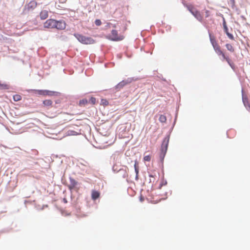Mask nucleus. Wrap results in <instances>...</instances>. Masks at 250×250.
<instances>
[{"instance_id":"obj_1","label":"nucleus","mask_w":250,"mask_h":250,"mask_svg":"<svg viewBox=\"0 0 250 250\" xmlns=\"http://www.w3.org/2000/svg\"><path fill=\"white\" fill-rule=\"evenodd\" d=\"M74 36L83 44H91L95 42V41L91 37H86L79 34H75Z\"/></svg>"},{"instance_id":"obj_2","label":"nucleus","mask_w":250,"mask_h":250,"mask_svg":"<svg viewBox=\"0 0 250 250\" xmlns=\"http://www.w3.org/2000/svg\"><path fill=\"white\" fill-rule=\"evenodd\" d=\"M188 10L193 15V16L199 21L202 22L203 19V16L201 13L196 10L193 5H187L186 6Z\"/></svg>"},{"instance_id":"obj_3","label":"nucleus","mask_w":250,"mask_h":250,"mask_svg":"<svg viewBox=\"0 0 250 250\" xmlns=\"http://www.w3.org/2000/svg\"><path fill=\"white\" fill-rule=\"evenodd\" d=\"M107 37L113 41H122L124 39V36L123 35H119L118 31L115 29L112 30L111 33Z\"/></svg>"},{"instance_id":"obj_4","label":"nucleus","mask_w":250,"mask_h":250,"mask_svg":"<svg viewBox=\"0 0 250 250\" xmlns=\"http://www.w3.org/2000/svg\"><path fill=\"white\" fill-rule=\"evenodd\" d=\"M32 91L34 92L35 94H38L42 96H53L56 93L54 91H50L48 90H32Z\"/></svg>"},{"instance_id":"obj_5","label":"nucleus","mask_w":250,"mask_h":250,"mask_svg":"<svg viewBox=\"0 0 250 250\" xmlns=\"http://www.w3.org/2000/svg\"><path fill=\"white\" fill-rule=\"evenodd\" d=\"M37 6V2L35 0H31L24 6L25 11H30L34 10Z\"/></svg>"},{"instance_id":"obj_6","label":"nucleus","mask_w":250,"mask_h":250,"mask_svg":"<svg viewBox=\"0 0 250 250\" xmlns=\"http://www.w3.org/2000/svg\"><path fill=\"white\" fill-rule=\"evenodd\" d=\"M169 139L168 138H165L162 143L161 146V153L164 156L167 151V146L168 145Z\"/></svg>"},{"instance_id":"obj_7","label":"nucleus","mask_w":250,"mask_h":250,"mask_svg":"<svg viewBox=\"0 0 250 250\" xmlns=\"http://www.w3.org/2000/svg\"><path fill=\"white\" fill-rule=\"evenodd\" d=\"M56 20L54 19L47 20L43 24L45 28H55Z\"/></svg>"},{"instance_id":"obj_8","label":"nucleus","mask_w":250,"mask_h":250,"mask_svg":"<svg viewBox=\"0 0 250 250\" xmlns=\"http://www.w3.org/2000/svg\"><path fill=\"white\" fill-rule=\"evenodd\" d=\"M66 23L63 21H56L55 25V28L59 30H63L65 28Z\"/></svg>"},{"instance_id":"obj_9","label":"nucleus","mask_w":250,"mask_h":250,"mask_svg":"<svg viewBox=\"0 0 250 250\" xmlns=\"http://www.w3.org/2000/svg\"><path fill=\"white\" fill-rule=\"evenodd\" d=\"M209 38L211 43L213 46V49L215 50V51H216L221 49L220 46L218 44L215 38L213 36H211L210 35H209Z\"/></svg>"},{"instance_id":"obj_10","label":"nucleus","mask_w":250,"mask_h":250,"mask_svg":"<svg viewBox=\"0 0 250 250\" xmlns=\"http://www.w3.org/2000/svg\"><path fill=\"white\" fill-rule=\"evenodd\" d=\"M215 52L218 55H219V56L221 55L222 56V57L223 58V59L224 60H225L228 62V63L229 64V65L231 67H232V63L231 62L230 59L229 58V57L228 56H227L225 55V53L221 50V49L215 51Z\"/></svg>"},{"instance_id":"obj_11","label":"nucleus","mask_w":250,"mask_h":250,"mask_svg":"<svg viewBox=\"0 0 250 250\" xmlns=\"http://www.w3.org/2000/svg\"><path fill=\"white\" fill-rule=\"evenodd\" d=\"M130 83L131 81H129L128 80L126 81L123 80L116 85L115 89L117 90H119L123 88L125 85Z\"/></svg>"},{"instance_id":"obj_12","label":"nucleus","mask_w":250,"mask_h":250,"mask_svg":"<svg viewBox=\"0 0 250 250\" xmlns=\"http://www.w3.org/2000/svg\"><path fill=\"white\" fill-rule=\"evenodd\" d=\"M70 183L68 185V188L71 190L72 189H75L77 186L78 185V182L73 178H69Z\"/></svg>"},{"instance_id":"obj_13","label":"nucleus","mask_w":250,"mask_h":250,"mask_svg":"<svg viewBox=\"0 0 250 250\" xmlns=\"http://www.w3.org/2000/svg\"><path fill=\"white\" fill-rule=\"evenodd\" d=\"M242 101L245 106H248L250 108V105L249 104L248 98L247 96L244 94V91L243 89L242 90Z\"/></svg>"},{"instance_id":"obj_14","label":"nucleus","mask_w":250,"mask_h":250,"mask_svg":"<svg viewBox=\"0 0 250 250\" xmlns=\"http://www.w3.org/2000/svg\"><path fill=\"white\" fill-rule=\"evenodd\" d=\"M41 20H45L48 17V12L47 10H42L40 14Z\"/></svg>"},{"instance_id":"obj_15","label":"nucleus","mask_w":250,"mask_h":250,"mask_svg":"<svg viewBox=\"0 0 250 250\" xmlns=\"http://www.w3.org/2000/svg\"><path fill=\"white\" fill-rule=\"evenodd\" d=\"M100 195V193L98 191L93 190L91 193V198L93 200L98 199Z\"/></svg>"},{"instance_id":"obj_16","label":"nucleus","mask_w":250,"mask_h":250,"mask_svg":"<svg viewBox=\"0 0 250 250\" xmlns=\"http://www.w3.org/2000/svg\"><path fill=\"white\" fill-rule=\"evenodd\" d=\"M43 105L45 107H52L53 102L50 100H44L42 102Z\"/></svg>"},{"instance_id":"obj_17","label":"nucleus","mask_w":250,"mask_h":250,"mask_svg":"<svg viewBox=\"0 0 250 250\" xmlns=\"http://www.w3.org/2000/svg\"><path fill=\"white\" fill-rule=\"evenodd\" d=\"M226 47L228 50L229 51L231 52H234V48L233 46L229 43H227L226 44Z\"/></svg>"},{"instance_id":"obj_18","label":"nucleus","mask_w":250,"mask_h":250,"mask_svg":"<svg viewBox=\"0 0 250 250\" xmlns=\"http://www.w3.org/2000/svg\"><path fill=\"white\" fill-rule=\"evenodd\" d=\"M66 136H75L79 134V133L76 132L73 130H69L65 133Z\"/></svg>"},{"instance_id":"obj_19","label":"nucleus","mask_w":250,"mask_h":250,"mask_svg":"<svg viewBox=\"0 0 250 250\" xmlns=\"http://www.w3.org/2000/svg\"><path fill=\"white\" fill-rule=\"evenodd\" d=\"M134 168H135V172H136V179H137L138 176V174H139V167L138 166V164L136 162H135V164H134Z\"/></svg>"},{"instance_id":"obj_20","label":"nucleus","mask_w":250,"mask_h":250,"mask_svg":"<svg viewBox=\"0 0 250 250\" xmlns=\"http://www.w3.org/2000/svg\"><path fill=\"white\" fill-rule=\"evenodd\" d=\"M88 103V101L86 99H83L82 100H80L79 102V105L80 106H83L86 104Z\"/></svg>"},{"instance_id":"obj_21","label":"nucleus","mask_w":250,"mask_h":250,"mask_svg":"<svg viewBox=\"0 0 250 250\" xmlns=\"http://www.w3.org/2000/svg\"><path fill=\"white\" fill-rule=\"evenodd\" d=\"M159 120L161 123H165L167 121V118L165 115H161L159 117Z\"/></svg>"},{"instance_id":"obj_22","label":"nucleus","mask_w":250,"mask_h":250,"mask_svg":"<svg viewBox=\"0 0 250 250\" xmlns=\"http://www.w3.org/2000/svg\"><path fill=\"white\" fill-rule=\"evenodd\" d=\"M21 99V97L20 95L16 94V95H15L13 96V100L16 102L19 101Z\"/></svg>"},{"instance_id":"obj_23","label":"nucleus","mask_w":250,"mask_h":250,"mask_svg":"<svg viewBox=\"0 0 250 250\" xmlns=\"http://www.w3.org/2000/svg\"><path fill=\"white\" fill-rule=\"evenodd\" d=\"M108 102L106 99H102L101 101V104L104 105L106 106L108 104Z\"/></svg>"},{"instance_id":"obj_24","label":"nucleus","mask_w":250,"mask_h":250,"mask_svg":"<svg viewBox=\"0 0 250 250\" xmlns=\"http://www.w3.org/2000/svg\"><path fill=\"white\" fill-rule=\"evenodd\" d=\"M96 98L94 97H91V98L89 100V102H90L92 104H96Z\"/></svg>"},{"instance_id":"obj_25","label":"nucleus","mask_w":250,"mask_h":250,"mask_svg":"<svg viewBox=\"0 0 250 250\" xmlns=\"http://www.w3.org/2000/svg\"><path fill=\"white\" fill-rule=\"evenodd\" d=\"M144 160L145 161L149 162L151 160V157L149 155L145 156L144 157Z\"/></svg>"},{"instance_id":"obj_26","label":"nucleus","mask_w":250,"mask_h":250,"mask_svg":"<svg viewBox=\"0 0 250 250\" xmlns=\"http://www.w3.org/2000/svg\"><path fill=\"white\" fill-rule=\"evenodd\" d=\"M223 27H224V29L225 30V31L226 33L227 32H229L228 31V28L227 27V24H226V23L225 21H224V22H223Z\"/></svg>"},{"instance_id":"obj_27","label":"nucleus","mask_w":250,"mask_h":250,"mask_svg":"<svg viewBox=\"0 0 250 250\" xmlns=\"http://www.w3.org/2000/svg\"><path fill=\"white\" fill-rule=\"evenodd\" d=\"M95 23L97 26H100L101 25L102 22L100 20L97 19L95 20Z\"/></svg>"},{"instance_id":"obj_28","label":"nucleus","mask_w":250,"mask_h":250,"mask_svg":"<svg viewBox=\"0 0 250 250\" xmlns=\"http://www.w3.org/2000/svg\"><path fill=\"white\" fill-rule=\"evenodd\" d=\"M226 34L227 35L228 37L231 40H234V37L233 36L229 33V32L226 33Z\"/></svg>"},{"instance_id":"obj_29","label":"nucleus","mask_w":250,"mask_h":250,"mask_svg":"<svg viewBox=\"0 0 250 250\" xmlns=\"http://www.w3.org/2000/svg\"><path fill=\"white\" fill-rule=\"evenodd\" d=\"M209 16H210V12L208 10H206V11H205V16H206V17L208 18Z\"/></svg>"},{"instance_id":"obj_30","label":"nucleus","mask_w":250,"mask_h":250,"mask_svg":"<svg viewBox=\"0 0 250 250\" xmlns=\"http://www.w3.org/2000/svg\"><path fill=\"white\" fill-rule=\"evenodd\" d=\"M230 4L232 5H234L235 3V0H229Z\"/></svg>"},{"instance_id":"obj_31","label":"nucleus","mask_w":250,"mask_h":250,"mask_svg":"<svg viewBox=\"0 0 250 250\" xmlns=\"http://www.w3.org/2000/svg\"><path fill=\"white\" fill-rule=\"evenodd\" d=\"M63 200V202H64L65 203H66L67 202V201L66 199H65V198H64Z\"/></svg>"},{"instance_id":"obj_32","label":"nucleus","mask_w":250,"mask_h":250,"mask_svg":"<svg viewBox=\"0 0 250 250\" xmlns=\"http://www.w3.org/2000/svg\"><path fill=\"white\" fill-rule=\"evenodd\" d=\"M152 203H154V204H156V203H158V202H154V201H153V202H152Z\"/></svg>"},{"instance_id":"obj_33","label":"nucleus","mask_w":250,"mask_h":250,"mask_svg":"<svg viewBox=\"0 0 250 250\" xmlns=\"http://www.w3.org/2000/svg\"><path fill=\"white\" fill-rule=\"evenodd\" d=\"M3 85V84H1L0 83V86H2Z\"/></svg>"},{"instance_id":"obj_34","label":"nucleus","mask_w":250,"mask_h":250,"mask_svg":"<svg viewBox=\"0 0 250 250\" xmlns=\"http://www.w3.org/2000/svg\"><path fill=\"white\" fill-rule=\"evenodd\" d=\"M149 176H150V177H153V176H152V175H149Z\"/></svg>"}]
</instances>
